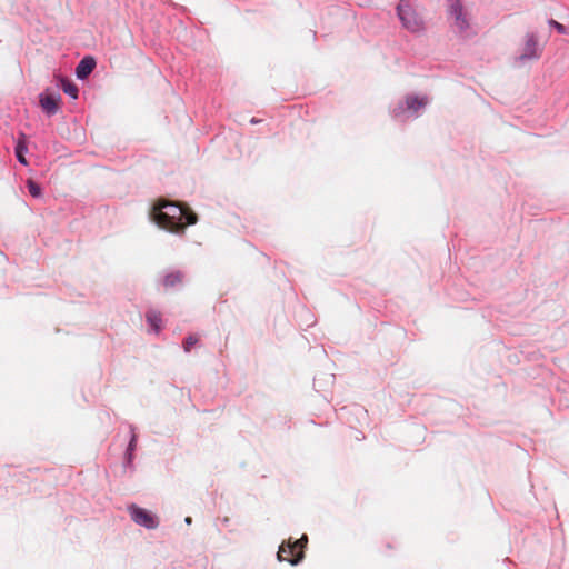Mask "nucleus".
Returning <instances> with one entry per match:
<instances>
[{"instance_id":"1","label":"nucleus","mask_w":569,"mask_h":569,"mask_svg":"<svg viewBox=\"0 0 569 569\" xmlns=\"http://www.w3.org/2000/svg\"><path fill=\"white\" fill-rule=\"evenodd\" d=\"M153 218L163 229L182 234L187 226L197 223L198 217L189 207L168 201H159L153 208Z\"/></svg>"},{"instance_id":"2","label":"nucleus","mask_w":569,"mask_h":569,"mask_svg":"<svg viewBox=\"0 0 569 569\" xmlns=\"http://www.w3.org/2000/svg\"><path fill=\"white\" fill-rule=\"evenodd\" d=\"M396 10L401 26L406 30L412 33L421 32L425 30V22L418 14L412 0H400Z\"/></svg>"},{"instance_id":"3","label":"nucleus","mask_w":569,"mask_h":569,"mask_svg":"<svg viewBox=\"0 0 569 569\" xmlns=\"http://www.w3.org/2000/svg\"><path fill=\"white\" fill-rule=\"evenodd\" d=\"M128 511L132 518V520L147 529H154L158 527V519L150 511L140 508L136 505H131L128 507Z\"/></svg>"},{"instance_id":"4","label":"nucleus","mask_w":569,"mask_h":569,"mask_svg":"<svg viewBox=\"0 0 569 569\" xmlns=\"http://www.w3.org/2000/svg\"><path fill=\"white\" fill-rule=\"evenodd\" d=\"M308 543V536L302 535L301 538L291 542L290 539L287 540V562L296 566L302 561L305 558V549Z\"/></svg>"},{"instance_id":"5","label":"nucleus","mask_w":569,"mask_h":569,"mask_svg":"<svg viewBox=\"0 0 569 569\" xmlns=\"http://www.w3.org/2000/svg\"><path fill=\"white\" fill-rule=\"evenodd\" d=\"M448 2L449 14L455 19V26L460 32H465L469 29V20L465 11L461 0H446Z\"/></svg>"},{"instance_id":"6","label":"nucleus","mask_w":569,"mask_h":569,"mask_svg":"<svg viewBox=\"0 0 569 569\" xmlns=\"http://www.w3.org/2000/svg\"><path fill=\"white\" fill-rule=\"evenodd\" d=\"M428 100L426 97H418L409 94L405 98V101L399 103L392 110V116L395 118H401L406 111L417 112L422 109L427 104Z\"/></svg>"},{"instance_id":"7","label":"nucleus","mask_w":569,"mask_h":569,"mask_svg":"<svg viewBox=\"0 0 569 569\" xmlns=\"http://www.w3.org/2000/svg\"><path fill=\"white\" fill-rule=\"evenodd\" d=\"M61 97L53 93H42L40 96V106L46 113L52 116L58 112Z\"/></svg>"},{"instance_id":"8","label":"nucleus","mask_w":569,"mask_h":569,"mask_svg":"<svg viewBox=\"0 0 569 569\" xmlns=\"http://www.w3.org/2000/svg\"><path fill=\"white\" fill-rule=\"evenodd\" d=\"M540 57L539 48H538V38L536 34L530 33L527 36L526 44L523 48V52L520 56L521 60L526 59H537Z\"/></svg>"},{"instance_id":"9","label":"nucleus","mask_w":569,"mask_h":569,"mask_svg":"<svg viewBox=\"0 0 569 569\" xmlns=\"http://www.w3.org/2000/svg\"><path fill=\"white\" fill-rule=\"evenodd\" d=\"M96 61L92 57H84L76 68V74L79 79H86L94 69Z\"/></svg>"},{"instance_id":"10","label":"nucleus","mask_w":569,"mask_h":569,"mask_svg":"<svg viewBox=\"0 0 569 569\" xmlns=\"http://www.w3.org/2000/svg\"><path fill=\"white\" fill-rule=\"evenodd\" d=\"M147 321L156 332H159L162 327V319L160 312L156 310H149L146 315Z\"/></svg>"},{"instance_id":"11","label":"nucleus","mask_w":569,"mask_h":569,"mask_svg":"<svg viewBox=\"0 0 569 569\" xmlns=\"http://www.w3.org/2000/svg\"><path fill=\"white\" fill-rule=\"evenodd\" d=\"M183 276L180 271H173L168 273L163 279V286L167 289L174 288L176 286L182 283Z\"/></svg>"},{"instance_id":"12","label":"nucleus","mask_w":569,"mask_h":569,"mask_svg":"<svg viewBox=\"0 0 569 569\" xmlns=\"http://www.w3.org/2000/svg\"><path fill=\"white\" fill-rule=\"evenodd\" d=\"M24 152H27V146H26V136L23 133L20 134V139L17 142L16 146V156L20 163L27 164V160L24 158Z\"/></svg>"},{"instance_id":"13","label":"nucleus","mask_w":569,"mask_h":569,"mask_svg":"<svg viewBox=\"0 0 569 569\" xmlns=\"http://www.w3.org/2000/svg\"><path fill=\"white\" fill-rule=\"evenodd\" d=\"M61 88L64 93L70 96L71 98L76 99L78 97V88L77 86L68 80H62Z\"/></svg>"},{"instance_id":"14","label":"nucleus","mask_w":569,"mask_h":569,"mask_svg":"<svg viewBox=\"0 0 569 569\" xmlns=\"http://www.w3.org/2000/svg\"><path fill=\"white\" fill-rule=\"evenodd\" d=\"M27 187H28L29 193L32 197L39 198L41 196V187L33 180L29 179L27 181Z\"/></svg>"},{"instance_id":"15","label":"nucleus","mask_w":569,"mask_h":569,"mask_svg":"<svg viewBox=\"0 0 569 569\" xmlns=\"http://www.w3.org/2000/svg\"><path fill=\"white\" fill-rule=\"evenodd\" d=\"M199 338L196 335H190L184 339L183 349L189 352L191 348L198 342Z\"/></svg>"},{"instance_id":"16","label":"nucleus","mask_w":569,"mask_h":569,"mask_svg":"<svg viewBox=\"0 0 569 569\" xmlns=\"http://www.w3.org/2000/svg\"><path fill=\"white\" fill-rule=\"evenodd\" d=\"M549 26L555 28L559 33L561 34H566L568 32V29L566 26L559 23L558 21L553 20V19H550L548 21Z\"/></svg>"},{"instance_id":"17","label":"nucleus","mask_w":569,"mask_h":569,"mask_svg":"<svg viewBox=\"0 0 569 569\" xmlns=\"http://www.w3.org/2000/svg\"><path fill=\"white\" fill-rule=\"evenodd\" d=\"M283 552H284V541L280 543L278 552H277V558L279 561H282L284 559Z\"/></svg>"},{"instance_id":"18","label":"nucleus","mask_w":569,"mask_h":569,"mask_svg":"<svg viewBox=\"0 0 569 569\" xmlns=\"http://www.w3.org/2000/svg\"><path fill=\"white\" fill-rule=\"evenodd\" d=\"M136 442H137V436L133 433L131 437V440L129 442V447H128L129 451H132L134 449Z\"/></svg>"},{"instance_id":"19","label":"nucleus","mask_w":569,"mask_h":569,"mask_svg":"<svg viewBox=\"0 0 569 569\" xmlns=\"http://www.w3.org/2000/svg\"><path fill=\"white\" fill-rule=\"evenodd\" d=\"M186 522H187V523H191V518H190V517H187V518H186Z\"/></svg>"}]
</instances>
